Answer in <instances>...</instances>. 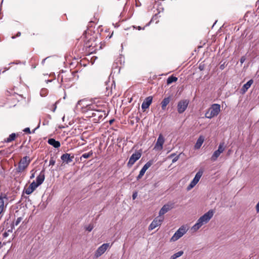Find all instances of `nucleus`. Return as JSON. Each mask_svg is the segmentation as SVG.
Here are the masks:
<instances>
[{"instance_id":"obj_1","label":"nucleus","mask_w":259,"mask_h":259,"mask_svg":"<svg viewBox=\"0 0 259 259\" xmlns=\"http://www.w3.org/2000/svg\"><path fill=\"white\" fill-rule=\"evenodd\" d=\"M214 214L213 210L210 209L202 216H201L197 221V223L192 227V229L196 231L198 230L202 225L207 223L212 218Z\"/></svg>"},{"instance_id":"obj_2","label":"nucleus","mask_w":259,"mask_h":259,"mask_svg":"<svg viewBox=\"0 0 259 259\" xmlns=\"http://www.w3.org/2000/svg\"><path fill=\"white\" fill-rule=\"evenodd\" d=\"M221 111V105L218 104H213L205 114L206 118L211 119L217 116Z\"/></svg>"},{"instance_id":"obj_3","label":"nucleus","mask_w":259,"mask_h":259,"mask_svg":"<svg viewBox=\"0 0 259 259\" xmlns=\"http://www.w3.org/2000/svg\"><path fill=\"white\" fill-rule=\"evenodd\" d=\"M31 161L30 159L28 156H24L19 161L18 167L16 168V172L17 173H21L24 171Z\"/></svg>"},{"instance_id":"obj_4","label":"nucleus","mask_w":259,"mask_h":259,"mask_svg":"<svg viewBox=\"0 0 259 259\" xmlns=\"http://www.w3.org/2000/svg\"><path fill=\"white\" fill-rule=\"evenodd\" d=\"M87 107L89 110L95 111L96 112L93 113L92 115L94 116H98L99 118H102L103 115H105L106 114L105 111H102L100 109L99 106L94 104H91L88 105Z\"/></svg>"},{"instance_id":"obj_5","label":"nucleus","mask_w":259,"mask_h":259,"mask_svg":"<svg viewBox=\"0 0 259 259\" xmlns=\"http://www.w3.org/2000/svg\"><path fill=\"white\" fill-rule=\"evenodd\" d=\"M187 229L184 226H181L170 238L171 242H175L182 237L186 232Z\"/></svg>"},{"instance_id":"obj_6","label":"nucleus","mask_w":259,"mask_h":259,"mask_svg":"<svg viewBox=\"0 0 259 259\" xmlns=\"http://www.w3.org/2000/svg\"><path fill=\"white\" fill-rule=\"evenodd\" d=\"M203 174L202 170H199L196 174L194 178L191 182L190 184L187 187V189L188 191L192 189L199 182L201 177H202Z\"/></svg>"},{"instance_id":"obj_7","label":"nucleus","mask_w":259,"mask_h":259,"mask_svg":"<svg viewBox=\"0 0 259 259\" xmlns=\"http://www.w3.org/2000/svg\"><path fill=\"white\" fill-rule=\"evenodd\" d=\"M110 246L109 243H104L99 247L98 248L97 250L95 252V257L98 258L101 256L109 248Z\"/></svg>"},{"instance_id":"obj_8","label":"nucleus","mask_w":259,"mask_h":259,"mask_svg":"<svg viewBox=\"0 0 259 259\" xmlns=\"http://www.w3.org/2000/svg\"><path fill=\"white\" fill-rule=\"evenodd\" d=\"M189 104V101L187 100H183L179 101L178 103V112L181 114L183 113L187 109Z\"/></svg>"},{"instance_id":"obj_9","label":"nucleus","mask_w":259,"mask_h":259,"mask_svg":"<svg viewBox=\"0 0 259 259\" xmlns=\"http://www.w3.org/2000/svg\"><path fill=\"white\" fill-rule=\"evenodd\" d=\"M164 142V138L162 135V134H160L154 146V149L158 151L162 150L163 149V145Z\"/></svg>"},{"instance_id":"obj_10","label":"nucleus","mask_w":259,"mask_h":259,"mask_svg":"<svg viewBox=\"0 0 259 259\" xmlns=\"http://www.w3.org/2000/svg\"><path fill=\"white\" fill-rule=\"evenodd\" d=\"M141 156V153L139 152H136L132 155L130 157L128 162L127 164L128 167H132L133 164L137 161Z\"/></svg>"},{"instance_id":"obj_11","label":"nucleus","mask_w":259,"mask_h":259,"mask_svg":"<svg viewBox=\"0 0 259 259\" xmlns=\"http://www.w3.org/2000/svg\"><path fill=\"white\" fill-rule=\"evenodd\" d=\"M163 221V217H158L156 218L151 223L149 227V230H152L155 229L156 227L160 226L161 224V222Z\"/></svg>"},{"instance_id":"obj_12","label":"nucleus","mask_w":259,"mask_h":259,"mask_svg":"<svg viewBox=\"0 0 259 259\" xmlns=\"http://www.w3.org/2000/svg\"><path fill=\"white\" fill-rule=\"evenodd\" d=\"M174 207V204L173 203H168L164 205L160 209L159 212V215L160 217H162V215L168 212L169 210L173 208Z\"/></svg>"},{"instance_id":"obj_13","label":"nucleus","mask_w":259,"mask_h":259,"mask_svg":"<svg viewBox=\"0 0 259 259\" xmlns=\"http://www.w3.org/2000/svg\"><path fill=\"white\" fill-rule=\"evenodd\" d=\"M51 119V116L49 114H45V115L42 116L41 117H40L39 120L38 124L37 126L33 130V133H34L36 129H37L39 127L40 122H41V120H43V121H42L43 125H46L49 124V121Z\"/></svg>"},{"instance_id":"obj_14","label":"nucleus","mask_w":259,"mask_h":259,"mask_svg":"<svg viewBox=\"0 0 259 259\" xmlns=\"http://www.w3.org/2000/svg\"><path fill=\"white\" fill-rule=\"evenodd\" d=\"M152 163L153 162L152 161H149L143 166L141 169L139 175L137 177V180H139L142 178L146 171L152 165Z\"/></svg>"},{"instance_id":"obj_15","label":"nucleus","mask_w":259,"mask_h":259,"mask_svg":"<svg viewBox=\"0 0 259 259\" xmlns=\"http://www.w3.org/2000/svg\"><path fill=\"white\" fill-rule=\"evenodd\" d=\"M152 97L149 96L147 97L142 104L141 107L144 110L149 108L152 102Z\"/></svg>"},{"instance_id":"obj_16","label":"nucleus","mask_w":259,"mask_h":259,"mask_svg":"<svg viewBox=\"0 0 259 259\" xmlns=\"http://www.w3.org/2000/svg\"><path fill=\"white\" fill-rule=\"evenodd\" d=\"M74 158V156H71L70 154L65 153L63 154L61 156V160L66 162V163H69L73 161V159Z\"/></svg>"},{"instance_id":"obj_17","label":"nucleus","mask_w":259,"mask_h":259,"mask_svg":"<svg viewBox=\"0 0 259 259\" xmlns=\"http://www.w3.org/2000/svg\"><path fill=\"white\" fill-rule=\"evenodd\" d=\"M37 187L38 185H36L35 182L33 181L30 184L29 187L26 189V194L28 195L31 194Z\"/></svg>"},{"instance_id":"obj_18","label":"nucleus","mask_w":259,"mask_h":259,"mask_svg":"<svg viewBox=\"0 0 259 259\" xmlns=\"http://www.w3.org/2000/svg\"><path fill=\"white\" fill-rule=\"evenodd\" d=\"M5 200H8L7 195L6 194H2L0 196V214L2 213L4 209Z\"/></svg>"},{"instance_id":"obj_19","label":"nucleus","mask_w":259,"mask_h":259,"mask_svg":"<svg viewBox=\"0 0 259 259\" xmlns=\"http://www.w3.org/2000/svg\"><path fill=\"white\" fill-rule=\"evenodd\" d=\"M45 180V174L43 170H42L39 175L36 177L35 182L36 185H38V187L41 185Z\"/></svg>"},{"instance_id":"obj_20","label":"nucleus","mask_w":259,"mask_h":259,"mask_svg":"<svg viewBox=\"0 0 259 259\" xmlns=\"http://www.w3.org/2000/svg\"><path fill=\"white\" fill-rule=\"evenodd\" d=\"M48 143L50 145L53 146L56 148H58L61 146L60 143L59 141H56L55 139L53 138L49 139L48 141Z\"/></svg>"},{"instance_id":"obj_21","label":"nucleus","mask_w":259,"mask_h":259,"mask_svg":"<svg viewBox=\"0 0 259 259\" xmlns=\"http://www.w3.org/2000/svg\"><path fill=\"white\" fill-rule=\"evenodd\" d=\"M204 141V137L203 136H200L197 139V142L194 146L195 149H198L202 146Z\"/></svg>"},{"instance_id":"obj_22","label":"nucleus","mask_w":259,"mask_h":259,"mask_svg":"<svg viewBox=\"0 0 259 259\" xmlns=\"http://www.w3.org/2000/svg\"><path fill=\"white\" fill-rule=\"evenodd\" d=\"M253 83V80L250 79L248 80L245 84H244L242 88L243 92H246L247 90L250 87L251 85Z\"/></svg>"},{"instance_id":"obj_23","label":"nucleus","mask_w":259,"mask_h":259,"mask_svg":"<svg viewBox=\"0 0 259 259\" xmlns=\"http://www.w3.org/2000/svg\"><path fill=\"white\" fill-rule=\"evenodd\" d=\"M170 101V98H165L161 102V108L162 110H165L166 106L169 104Z\"/></svg>"},{"instance_id":"obj_24","label":"nucleus","mask_w":259,"mask_h":259,"mask_svg":"<svg viewBox=\"0 0 259 259\" xmlns=\"http://www.w3.org/2000/svg\"><path fill=\"white\" fill-rule=\"evenodd\" d=\"M221 153H220L217 150H215L212 154L211 157V160L212 161H215L217 160L218 158L220 156Z\"/></svg>"},{"instance_id":"obj_25","label":"nucleus","mask_w":259,"mask_h":259,"mask_svg":"<svg viewBox=\"0 0 259 259\" xmlns=\"http://www.w3.org/2000/svg\"><path fill=\"white\" fill-rule=\"evenodd\" d=\"M184 253L183 251L181 250L178 251V252L172 255H171L170 257V259H176L177 258L181 256Z\"/></svg>"},{"instance_id":"obj_26","label":"nucleus","mask_w":259,"mask_h":259,"mask_svg":"<svg viewBox=\"0 0 259 259\" xmlns=\"http://www.w3.org/2000/svg\"><path fill=\"white\" fill-rule=\"evenodd\" d=\"M177 80V77L174 76H170L167 79V84H171L173 82H176Z\"/></svg>"},{"instance_id":"obj_27","label":"nucleus","mask_w":259,"mask_h":259,"mask_svg":"<svg viewBox=\"0 0 259 259\" xmlns=\"http://www.w3.org/2000/svg\"><path fill=\"white\" fill-rule=\"evenodd\" d=\"M225 149V143L224 142H221L220 143L218 147V149L217 150L220 153H222Z\"/></svg>"},{"instance_id":"obj_28","label":"nucleus","mask_w":259,"mask_h":259,"mask_svg":"<svg viewBox=\"0 0 259 259\" xmlns=\"http://www.w3.org/2000/svg\"><path fill=\"white\" fill-rule=\"evenodd\" d=\"M93 153L92 151H91L88 153H84L80 157V160H82V158H84V159L88 158L90 157L93 155Z\"/></svg>"},{"instance_id":"obj_29","label":"nucleus","mask_w":259,"mask_h":259,"mask_svg":"<svg viewBox=\"0 0 259 259\" xmlns=\"http://www.w3.org/2000/svg\"><path fill=\"white\" fill-rule=\"evenodd\" d=\"M16 135L14 133L11 134L9 137L7 138L5 141L6 142L9 143L15 140Z\"/></svg>"},{"instance_id":"obj_30","label":"nucleus","mask_w":259,"mask_h":259,"mask_svg":"<svg viewBox=\"0 0 259 259\" xmlns=\"http://www.w3.org/2000/svg\"><path fill=\"white\" fill-rule=\"evenodd\" d=\"M47 93V90L46 89H42L40 92V95L41 96H45Z\"/></svg>"},{"instance_id":"obj_31","label":"nucleus","mask_w":259,"mask_h":259,"mask_svg":"<svg viewBox=\"0 0 259 259\" xmlns=\"http://www.w3.org/2000/svg\"><path fill=\"white\" fill-rule=\"evenodd\" d=\"M55 162H56V161L54 159V158L53 157H51L50 160V162H49L50 165H54L55 164Z\"/></svg>"},{"instance_id":"obj_32","label":"nucleus","mask_w":259,"mask_h":259,"mask_svg":"<svg viewBox=\"0 0 259 259\" xmlns=\"http://www.w3.org/2000/svg\"><path fill=\"white\" fill-rule=\"evenodd\" d=\"M21 221H22V218L21 217H19V218H17V220L14 223V225L15 226L18 225L19 224V223L21 222Z\"/></svg>"},{"instance_id":"obj_33","label":"nucleus","mask_w":259,"mask_h":259,"mask_svg":"<svg viewBox=\"0 0 259 259\" xmlns=\"http://www.w3.org/2000/svg\"><path fill=\"white\" fill-rule=\"evenodd\" d=\"M93 229V226L91 225H90L87 228L86 230L89 232H91Z\"/></svg>"},{"instance_id":"obj_34","label":"nucleus","mask_w":259,"mask_h":259,"mask_svg":"<svg viewBox=\"0 0 259 259\" xmlns=\"http://www.w3.org/2000/svg\"><path fill=\"white\" fill-rule=\"evenodd\" d=\"M179 157H180V155H178L177 156H176L172 160V163H175L179 159Z\"/></svg>"},{"instance_id":"obj_35","label":"nucleus","mask_w":259,"mask_h":259,"mask_svg":"<svg viewBox=\"0 0 259 259\" xmlns=\"http://www.w3.org/2000/svg\"><path fill=\"white\" fill-rule=\"evenodd\" d=\"M23 131L25 133H28V134H30L31 133V132H30V128L29 127H26L25 128H24V130H23Z\"/></svg>"},{"instance_id":"obj_36","label":"nucleus","mask_w":259,"mask_h":259,"mask_svg":"<svg viewBox=\"0 0 259 259\" xmlns=\"http://www.w3.org/2000/svg\"><path fill=\"white\" fill-rule=\"evenodd\" d=\"M225 67V63H224L223 64H221L220 66V68L221 70H223Z\"/></svg>"},{"instance_id":"obj_37","label":"nucleus","mask_w":259,"mask_h":259,"mask_svg":"<svg viewBox=\"0 0 259 259\" xmlns=\"http://www.w3.org/2000/svg\"><path fill=\"white\" fill-rule=\"evenodd\" d=\"M256 210L257 212H259V201L256 205Z\"/></svg>"},{"instance_id":"obj_38","label":"nucleus","mask_w":259,"mask_h":259,"mask_svg":"<svg viewBox=\"0 0 259 259\" xmlns=\"http://www.w3.org/2000/svg\"><path fill=\"white\" fill-rule=\"evenodd\" d=\"M137 192L134 193L133 194V196H132L133 199H136V198L137 197Z\"/></svg>"},{"instance_id":"obj_39","label":"nucleus","mask_w":259,"mask_h":259,"mask_svg":"<svg viewBox=\"0 0 259 259\" xmlns=\"http://www.w3.org/2000/svg\"><path fill=\"white\" fill-rule=\"evenodd\" d=\"M176 155L175 153H172L169 156V158H172Z\"/></svg>"},{"instance_id":"obj_40","label":"nucleus","mask_w":259,"mask_h":259,"mask_svg":"<svg viewBox=\"0 0 259 259\" xmlns=\"http://www.w3.org/2000/svg\"><path fill=\"white\" fill-rule=\"evenodd\" d=\"M245 61V59L244 58H241V59H240V62L241 63H243L244 62V61Z\"/></svg>"},{"instance_id":"obj_41","label":"nucleus","mask_w":259,"mask_h":259,"mask_svg":"<svg viewBox=\"0 0 259 259\" xmlns=\"http://www.w3.org/2000/svg\"><path fill=\"white\" fill-rule=\"evenodd\" d=\"M3 235H4V236L5 237H7L8 236V233H7V232H5V233H4V234H3Z\"/></svg>"},{"instance_id":"obj_42","label":"nucleus","mask_w":259,"mask_h":259,"mask_svg":"<svg viewBox=\"0 0 259 259\" xmlns=\"http://www.w3.org/2000/svg\"><path fill=\"white\" fill-rule=\"evenodd\" d=\"M21 35V32H18L16 35V37H19Z\"/></svg>"},{"instance_id":"obj_43","label":"nucleus","mask_w":259,"mask_h":259,"mask_svg":"<svg viewBox=\"0 0 259 259\" xmlns=\"http://www.w3.org/2000/svg\"><path fill=\"white\" fill-rule=\"evenodd\" d=\"M34 177V174H32L30 176V179H32Z\"/></svg>"},{"instance_id":"obj_44","label":"nucleus","mask_w":259,"mask_h":259,"mask_svg":"<svg viewBox=\"0 0 259 259\" xmlns=\"http://www.w3.org/2000/svg\"><path fill=\"white\" fill-rule=\"evenodd\" d=\"M137 28H138V29L139 30H141V29H142V28H141V26H138V27H137Z\"/></svg>"},{"instance_id":"obj_45","label":"nucleus","mask_w":259,"mask_h":259,"mask_svg":"<svg viewBox=\"0 0 259 259\" xmlns=\"http://www.w3.org/2000/svg\"><path fill=\"white\" fill-rule=\"evenodd\" d=\"M46 59H47V58H46V59H44V60L42 61V64L45 63V61H46Z\"/></svg>"},{"instance_id":"obj_46","label":"nucleus","mask_w":259,"mask_h":259,"mask_svg":"<svg viewBox=\"0 0 259 259\" xmlns=\"http://www.w3.org/2000/svg\"><path fill=\"white\" fill-rule=\"evenodd\" d=\"M113 119L110 120V123L111 124L113 122Z\"/></svg>"},{"instance_id":"obj_47","label":"nucleus","mask_w":259,"mask_h":259,"mask_svg":"<svg viewBox=\"0 0 259 259\" xmlns=\"http://www.w3.org/2000/svg\"><path fill=\"white\" fill-rule=\"evenodd\" d=\"M16 38V36H12V38H13V39H14V38Z\"/></svg>"}]
</instances>
